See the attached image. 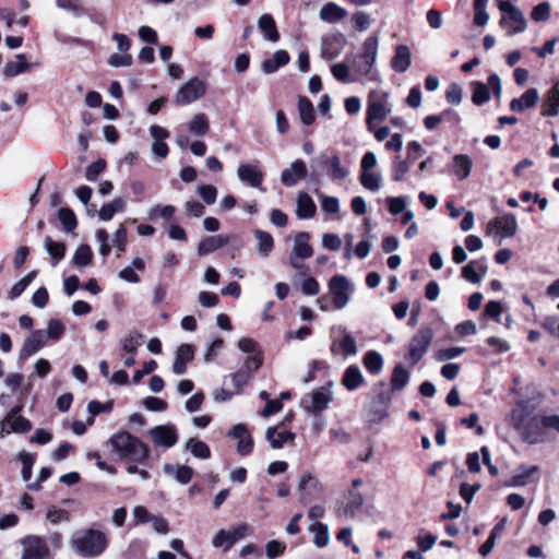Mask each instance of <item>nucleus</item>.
<instances>
[{"instance_id": "obj_1", "label": "nucleus", "mask_w": 559, "mask_h": 559, "mask_svg": "<svg viewBox=\"0 0 559 559\" xmlns=\"http://www.w3.org/2000/svg\"><path fill=\"white\" fill-rule=\"evenodd\" d=\"M21 559H49L52 550L62 547V535L50 533L47 537L29 534L20 539Z\"/></svg>"}, {"instance_id": "obj_2", "label": "nucleus", "mask_w": 559, "mask_h": 559, "mask_svg": "<svg viewBox=\"0 0 559 559\" xmlns=\"http://www.w3.org/2000/svg\"><path fill=\"white\" fill-rule=\"evenodd\" d=\"M112 451L121 459L142 463L148 457L146 445L128 431H118L109 439Z\"/></svg>"}, {"instance_id": "obj_3", "label": "nucleus", "mask_w": 559, "mask_h": 559, "mask_svg": "<svg viewBox=\"0 0 559 559\" xmlns=\"http://www.w3.org/2000/svg\"><path fill=\"white\" fill-rule=\"evenodd\" d=\"M72 545L84 557H97L106 550L108 538L104 532L90 528L76 533L72 538Z\"/></svg>"}, {"instance_id": "obj_4", "label": "nucleus", "mask_w": 559, "mask_h": 559, "mask_svg": "<svg viewBox=\"0 0 559 559\" xmlns=\"http://www.w3.org/2000/svg\"><path fill=\"white\" fill-rule=\"evenodd\" d=\"M498 8L503 13L500 19V25L507 29L508 36H513L526 31L527 21L519 7L510 1L500 0Z\"/></svg>"}, {"instance_id": "obj_5", "label": "nucleus", "mask_w": 559, "mask_h": 559, "mask_svg": "<svg viewBox=\"0 0 559 559\" xmlns=\"http://www.w3.org/2000/svg\"><path fill=\"white\" fill-rule=\"evenodd\" d=\"M524 388V400L516 402L511 412L510 420L516 429H522L524 420L533 413L539 405L542 397L534 386Z\"/></svg>"}, {"instance_id": "obj_6", "label": "nucleus", "mask_w": 559, "mask_h": 559, "mask_svg": "<svg viewBox=\"0 0 559 559\" xmlns=\"http://www.w3.org/2000/svg\"><path fill=\"white\" fill-rule=\"evenodd\" d=\"M378 37L370 36L365 39L361 52L354 57L352 68L359 75H368L377 60Z\"/></svg>"}, {"instance_id": "obj_7", "label": "nucleus", "mask_w": 559, "mask_h": 559, "mask_svg": "<svg viewBox=\"0 0 559 559\" xmlns=\"http://www.w3.org/2000/svg\"><path fill=\"white\" fill-rule=\"evenodd\" d=\"M432 338L433 332L430 328L420 329L409 342L406 360L416 365L427 353Z\"/></svg>"}, {"instance_id": "obj_8", "label": "nucleus", "mask_w": 559, "mask_h": 559, "mask_svg": "<svg viewBox=\"0 0 559 559\" xmlns=\"http://www.w3.org/2000/svg\"><path fill=\"white\" fill-rule=\"evenodd\" d=\"M332 334V347L331 349L335 354L343 356H353L357 353V346L354 337L343 325L333 326L331 330Z\"/></svg>"}, {"instance_id": "obj_9", "label": "nucleus", "mask_w": 559, "mask_h": 559, "mask_svg": "<svg viewBox=\"0 0 559 559\" xmlns=\"http://www.w3.org/2000/svg\"><path fill=\"white\" fill-rule=\"evenodd\" d=\"M206 93V84L194 76L190 79L175 95V104L177 105H189L199 98L203 97Z\"/></svg>"}, {"instance_id": "obj_10", "label": "nucleus", "mask_w": 559, "mask_h": 559, "mask_svg": "<svg viewBox=\"0 0 559 559\" xmlns=\"http://www.w3.org/2000/svg\"><path fill=\"white\" fill-rule=\"evenodd\" d=\"M21 408H12L0 423V438L12 432L26 433L32 429L28 419L20 415Z\"/></svg>"}, {"instance_id": "obj_11", "label": "nucleus", "mask_w": 559, "mask_h": 559, "mask_svg": "<svg viewBox=\"0 0 559 559\" xmlns=\"http://www.w3.org/2000/svg\"><path fill=\"white\" fill-rule=\"evenodd\" d=\"M329 290L333 296V307L341 310L350 300L349 282L344 275H335L329 282Z\"/></svg>"}, {"instance_id": "obj_12", "label": "nucleus", "mask_w": 559, "mask_h": 559, "mask_svg": "<svg viewBox=\"0 0 559 559\" xmlns=\"http://www.w3.org/2000/svg\"><path fill=\"white\" fill-rule=\"evenodd\" d=\"M250 533L251 528L247 524H240L229 532L225 530H219L215 534L212 540V545L215 548L224 547V550H228L237 540L245 538Z\"/></svg>"}, {"instance_id": "obj_13", "label": "nucleus", "mask_w": 559, "mask_h": 559, "mask_svg": "<svg viewBox=\"0 0 559 559\" xmlns=\"http://www.w3.org/2000/svg\"><path fill=\"white\" fill-rule=\"evenodd\" d=\"M148 435L157 447L164 449L174 447L178 441V431L171 424L153 427Z\"/></svg>"}, {"instance_id": "obj_14", "label": "nucleus", "mask_w": 559, "mask_h": 559, "mask_svg": "<svg viewBox=\"0 0 559 559\" xmlns=\"http://www.w3.org/2000/svg\"><path fill=\"white\" fill-rule=\"evenodd\" d=\"M300 502L307 503L312 498H318L323 492V486L311 473H304L298 483Z\"/></svg>"}, {"instance_id": "obj_15", "label": "nucleus", "mask_w": 559, "mask_h": 559, "mask_svg": "<svg viewBox=\"0 0 559 559\" xmlns=\"http://www.w3.org/2000/svg\"><path fill=\"white\" fill-rule=\"evenodd\" d=\"M516 230L518 223L513 214L496 217L487 224V233L489 235L498 234L502 238L513 237Z\"/></svg>"}, {"instance_id": "obj_16", "label": "nucleus", "mask_w": 559, "mask_h": 559, "mask_svg": "<svg viewBox=\"0 0 559 559\" xmlns=\"http://www.w3.org/2000/svg\"><path fill=\"white\" fill-rule=\"evenodd\" d=\"M332 399L333 394L329 386L317 388L309 394V404L307 400L304 401L305 409L313 413L314 415L320 414L329 407Z\"/></svg>"}, {"instance_id": "obj_17", "label": "nucleus", "mask_w": 559, "mask_h": 559, "mask_svg": "<svg viewBox=\"0 0 559 559\" xmlns=\"http://www.w3.org/2000/svg\"><path fill=\"white\" fill-rule=\"evenodd\" d=\"M228 437L237 440L236 450L238 454L246 456L253 450V439L248 432L245 424H237L228 431Z\"/></svg>"}, {"instance_id": "obj_18", "label": "nucleus", "mask_w": 559, "mask_h": 559, "mask_svg": "<svg viewBox=\"0 0 559 559\" xmlns=\"http://www.w3.org/2000/svg\"><path fill=\"white\" fill-rule=\"evenodd\" d=\"M237 176L242 182L248 183L250 187L264 191V189H262L264 174L257 165L240 164L237 169Z\"/></svg>"}, {"instance_id": "obj_19", "label": "nucleus", "mask_w": 559, "mask_h": 559, "mask_svg": "<svg viewBox=\"0 0 559 559\" xmlns=\"http://www.w3.org/2000/svg\"><path fill=\"white\" fill-rule=\"evenodd\" d=\"M47 335L45 330H35L25 341L20 350L19 358L25 360L45 346Z\"/></svg>"}, {"instance_id": "obj_20", "label": "nucleus", "mask_w": 559, "mask_h": 559, "mask_svg": "<svg viewBox=\"0 0 559 559\" xmlns=\"http://www.w3.org/2000/svg\"><path fill=\"white\" fill-rule=\"evenodd\" d=\"M307 176V167L304 160L296 159L289 168L283 170L281 181L286 187L295 186L299 179Z\"/></svg>"}, {"instance_id": "obj_21", "label": "nucleus", "mask_w": 559, "mask_h": 559, "mask_svg": "<svg viewBox=\"0 0 559 559\" xmlns=\"http://www.w3.org/2000/svg\"><path fill=\"white\" fill-rule=\"evenodd\" d=\"M346 501L343 507L338 509V515L344 518H354L361 509L365 499L360 491L349 490L346 496Z\"/></svg>"}, {"instance_id": "obj_22", "label": "nucleus", "mask_w": 559, "mask_h": 559, "mask_svg": "<svg viewBox=\"0 0 559 559\" xmlns=\"http://www.w3.org/2000/svg\"><path fill=\"white\" fill-rule=\"evenodd\" d=\"M194 357V347L190 344H181L176 350L173 372L180 376L187 370V364Z\"/></svg>"}, {"instance_id": "obj_23", "label": "nucleus", "mask_w": 559, "mask_h": 559, "mask_svg": "<svg viewBox=\"0 0 559 559\" xmlns=\"http://www.w3.org/2000/svg\"><path fill=\"white\" fill-rule=\"evenodd\" d=\"M388 96L383 95L377 100H371L367 108V124L369 129L373 120H383L390 114L391 109L388 107Z\"/></svg>"}, {"instance_id": "obj_24", "label": "nucleus", "mask_w": 559, "mask_h": 559, "mask_svg": "<svg viewBox=\"0 0 559 559\" xmlns=\"http://www.w3.org/2000/svg\"><path fill=\"white\" fill-rule=\"evenodd\" d=\"M295 433L288 430H282L278 427H269L265 438L273 449H282L285 444L295 440Z\"/></svg>"}, {"instance_id": "obj_25", "label": "nucleus", "mask_w": 559, "mask_h": 559, "mask_svg": "<svg viewBox=\"0 0 559 559\" xmlns=\"http://www.w3.org/2000/svg\"><path fill=\"white\" fill-rule=\"evenodd\" d=\"M537 472L538 467L535 465H522L509 480L504 481L503 485L506 487H524L531 483L532 477L536 475Z\"/></svg>"}, {"instance_id": "obj_26", "label": "nucleus", "mask_w": 559, "mask_h": 559, "mask_svg": "<svg viewBox=\"0 0 559 559\" xmlns=\"http://www.w3.org/2000/svg\"><path fill=\"white\" fill-rule=\"evenodd\" d=\"M391 397L386 394H380L378 400L373 401L369 406V420L380 423L389 416L388 409Z\"/></svg>"}, {"instance_id": "obj_27", "label": "nucleus", "mask_w": 559, "mask_h": 559, "mask_svg": "<svg viewBox=\"0 0 559 559\" xmlns=\"http://www.w3.org/2000/svg\"><path fill=\"white\" fill-rule=\"evenodd\" d=\"M539 100L538 91L536 88H528L521 97L513 98L510 103V109L514 112H521L525 109L533 108Z\"/></svg>"}, {"instance_id": "obj_28", "label": "nucleus", "mask_w": 559, "mask_h": 559, "mask_svg": "<svg viewBox=\"0 0 559 559\" xmlns=\"http://www.w3.org/2000/svg\"><path fill=\"white\" fill-rule=\"evenodd\" d=\"M412 62L411 49L406 45H399L391 60L392 69L397 73L407 71Z\"/></svg>"}, {"instance_id": "obj_29", "label": "nucleus", "mask_w": 559, "mask_h": 559, "mask_svg": "<svg viewBox=\"0 0 559 559\" xmlns=\"http://www.w3.org/2000/svg\"><path fill=\"white\" fill-rule=\"evenodd\" d=\"M310 235L306 231L296 234L294 238V247L290 255L299 257L301 259H309L313 254V249L309 245Z\"/></svg>"}, {"instance_id": "obj_30", "label": "nucleus", "mask_w": 559, "mask_h": 559, "mask_svg": "<svg viewBox=\"0 0 559 559\" xmlns=\"http://www.w3.org/2000/svg\"><path fill=\"white\" fill-rule=\"evenodd\" d=\"M473 167L472 158L466 154H457L452 159V173L459 180H465Z\"/></svg>"}, {"instance_id": "obj_31", "label": "nucleus", "mask_w": 559, "mask_h": 559, "mask_svg": "<svg viewBox=\"0 0 559 559\" xmlns=\"http://www.w3.org/2000/svg\"><path fill=\"white\" fill-rule=\"evenodd\" d=\"M346 15L347 11L334 2L324 4L319 12L321 21L332 24L342 21Z\"/></svg>"}, {"instance_id": "obj_32", "label": "nucleus", "mask_w": 559, "mask_h": 559, "mask_svg": "<svg viewBox=\"0 0 559 559\" xmlns=\"http://www.w3.org/2000/svg\"><path fill=\"white\" fill-rule=\"evenodd\" d=\"M163 471L166 475L175 477L181 485L188 484L194 474V471L188 465L165 464Z\"/></svg>"}, {"instance_id": "obj_33", "label": "nucleus", "mask_w": 559, "mask_h": 559, "mask_svg": "<svg viewBox=\"0 0 559 559\" xmlns=\"http://www.w3.org/2000/svg\"><path fill=\"white\" fill-rule=\"evenodd\" d=\"M262 359L260 354L249 355L243 367L234 376L235 384H242L248 381L249 373L257 370L261 366Z\"/></svg>"}, {"instance_id": "obj_34", "label": "nucleus", "mask_w": 559, "mask_h": 559, "mask_svg": "<svg viewBox=\"0 0 559 559\" xmlns=\"http://www.w3.org/2000/svg\"><path fill=\"white\" fill-rule=\"evenodd\" d=\"M317 206L310 195L300 192L297 198L296 215L298 218L306 219L314 216Z\"/></svg>"}, {"instance_id": "obj_35", "label": "nucleus", "mask_w": 559, "mask_h": 559, "mask_svg": "<svg viewBox=\"0 0 559 559\" xmlns=\"http://www.w3.org/2000/svg\"><path fill=\"white\" fill-rule=\"evenodd\" d=\"M258 27L264 34L265 39L272 43L278 41L280 33L271 14H262L258 20Z\"/></svg>"}, {"instance_id": "obj_36", "label": "nucleus", "mask_w": 559, "mask_h": 559, "mask_svg": "<svg viewBox=\"0 0 559 559\" xmlns=\"http://www.w3.org/2000/svg\"><path fill=\"white\" fill-rule=\"evenodd\" d=\"M228 243V238L222 235L210 236L204 238L198 246V254L205 255L215 250L226 246Z\"/></svg>"}, {"instance_id": "obj_37", "label": "nucleus", "mask_w": 559, "mask_h": 559, "mask_svg": "<svg viewBox=\"0 0 559 559\" xmlns=\"http://www.w3.org/2000/svg\"><path fill=\"white\" fill-rule=\"evenodd\" d=\"M29 68L31 64L26 61V56L24 53H19L15 56L14 61H9L4 66L3 74L8 78H13L28 71Z\"/></svg>"}, {"instance_id": "obj_38", "label": "nucleus", "mask_w": 559, "mask_h": 559, "mask_svg": "<svg viewBox=\"0 0 559 559\" xmlns=\"http://www.w3.org/2000/svg\"><path fill=\"white\" fill-rule=\"evenodd\" d=\"M124 209H126V201L122 198H116L111 202L106 203L100 207V210L98 212V216L102 221L108 222L114 217V215L117 212H122V211H124Z\"/></svg>"}, {"instance_id": "obj_39", "label": "nucleus", "mask_w": 559, "mask_h": 559, "mask_svg": "<svg viewBox=\"0 0 559 559\" xmlns=\"http://www.w3.org/2000/svg\"><path fill=\"white\" fill-rule=\"evenodd\" d=\"M254 236L258 241L257 251L261 257H267L274 247V239L267 231L255 229Z\"/></svg>"}, {"instance_id": "obj_40", "label": "nucleus", "mask_w": 559, "mask_h": 559, "mask_svg": "<svg viewBox=\"0 0 559 559\" xmlns=\"http://www.w3.org/2000/svg\"><path fill=\"white\" fill-rule=\"evenodd\" d=\"M44 247L52 259V265L56 266L66 253V245L63 242L53 241L50 236H46Z\"/></svg>"}, {"instance_id": "obj_41", "label": "nucleus", "mask_w": 559, "mask_h": 559, "mask_svg": "<svg viewBox=\"0 0 559 559\" xmlns=\"http://www.w3.org/2000/svg\"><path fill=\"white\" fill-rule=\"evenodd\" d=\"M309 531L313 533V544L319 547H325L328 546L330 542V535H329V528L328 525L314 522L309 526Z\"/></svg>"}, {"instance_id": "obj_42", "label": "nucleus", "mask_w": 559, "mask_h": 559, "mask_svg": "<svg viewBox=\"0 0 559 559\" xmlns=\"http://www.w3.org/2000/svg\"><path fill=\"white\" fill-rule=\"evenodd\" d=\"M186 449L190 451V453L201 460H206L211 456V450L209 445L195 438H190L186 443Z\"/></svg>"}, {"instance_id": "obj_43", "label": "nucleus", "mask_w": 559, "mask_h": 559, "mask_svg": "<svg viewBox=\"0 0 559 559\" xmlns=\"http://www.w3.org/2000/svg\"><path fill=\"white\" fill-rule=\"evenodd\" d=\"M471 88L473 92L472 102L476 106H481L490 99L489 88L485 83L480 81H473L471 83Z\"/></svg>"}, {"instance_id": "obj_44", "label": "nucleus", "mask_w": 559, "mask_h": 559, "mask_svg": "<svg viewBox=\"0 0 559 559\" xmlns=\"http://www.w3.org/2000/svg\"><path fill=\"white\" fill-rule=\"evenodd\" d=\"M209 129V119L203 112L194 115L189 123V131L197 136L205 135Z\"/></svg>"}, {"instance_id": "obj_45", "label": "nucleus", "mask_w": 559, "mask_h": 559, "mask_svg": "<svg viewBox=\"0 0 559 559\" xmlns=\"http://www.w3.org/2000/svg\"><path fill=\"white\" fill-rule=\"evenodd\" d=\"M298 112L304 124H311L314 121V109L312 103L305 96L298 99Z\"/></svg>"}, {"instance_id": "obj_46", "label": "nucleus", "mask_w": 559, "mask_h": 559, "mask_svg": "<svg viewBox=\"0 0 559 559\" xmlns=\"http://www.w3.org/2000/svg\"><path fill=\"white\" fill-rule=\"evenodd\" d=\"M559 114V92L557 88H550L545 99L544 116L555 117Z\"/></svg>"}, {"instance_id": "obj_47", "label": "nucleus", "mask_w": 559, "mask_h": 559, "mask_svg": "<svg viewBox=\"0 0 559 559\" xmlns=\"http://www.w3.org/2000/svg\"><path fill=\"white\" fill-rule=\"evenodd\" d=\"M93 259V251L88 245H81L75 250L72 262L78 267H84L87 266Z\"/></svg>"}, {"instance_id": "obj_48", "label": "nucleus", "mask_w": 559, "mask_h": 559, "mask_svg": "<svg viewBox=\"0 0 559 559\" xmlns=\"http://www.w3.org/2000/svg\"><path fill=\"white\" fill-rule=\"evenodd\" d=\"M36 276L37 271L34 270L26 274L19 282H16L9 293V298L13 300L20 297L25 292V289L31 285V283L36 278Z\"/></svg>"}, {"instance_id": "obj_49", "label": "nucleus", "mask_w": 559, "mask_h": 559, "mask_svg": "<svg viewBox=\"0 0 559 559\" xmlns=\"http://www.w3.org/2000/svg\"><path fill=\"white\" fill-rule=\"evenodd\" d=\"M365 368L372 374H378L382 370V356L374 350L368 352L364 357Z\"/></svg>"}, {"instance_id": "obj_50", "label": "nucleus", "mask_w": 559, "mask_h": 559, "mask_svg": "<svg viewBox=\"0 0 559 559\" xmlns=\"http://www.w3.org/2000/svg\"><path fill=\"white\" fill-rule=\"evenodd\" d=\"M447 116H453L455 121L461 120L457 112L448 109V110H444L443 112H441L440 115L427 116L424 119L425 128L429 131L435 130L438 127V124H440L443 120H445Z\"/></svg>"}, {"instance_id": "obj_51", "label": "nucleus", "mask_w": 559, "mask_h": 559, "mask_svg": "<svg viewBox=\"0 0 559 559\" xmlns=\"http://www.w3.org/2000/svg\"><path fill=\"white\" fill-rule=\"evenodd\" d=\"M360 183L364 188L376 192L381 187V176L371 171H362L360 175Z\"/></svg>"}, {"instance_id": "obj_52", "label": "nucleus", "mask_w": 559, "mask_h": 559, "mask_svg": "<svg viewBox=\"0 0 559 559\" xmlns=\"http://www.w3.org/2000/svg\"><path fill=\"white\" fill-rule=\"evenodd\" d=\"M58 217L63 225L66 231L70 233L75 229L78 222L74 212L69 207H61Z\"/></svg>"}, {"instance_id": "obj_53", "label": "nucleus", "mask_w": 559, "mask_h": 559, "mask_svg": "<svg viewBox=\"0 0 559 559\" xmlns=\"http://www.w3.org/2000/svg\"><path fill=\"white\" fill-rule=\"evenodd\" d=\"M551 5L545 1L535 5L531 12L534 22H546L550 19Z\"/></svg>"}, {"instance_id": "obj_54", "label": "nucleus", "mask_w": 559, "mask_h": 559, "mask_svg": "<svg viewBox=\"0 0 559 559\" xmlns=\"http://www.w3.org/2000/svg\"><path fill=\"white\" fill-rule=\"evenodd\" d=\"M331 165V177L335 180L345 179L348 176V169L341 165V158L337 155L326 158L325 163Z\"/></svg>"}, {"instance_id": "obj_55", "label": "nucleus", "mask_w": 559, "mask_h": 559, "mask_svg": "<svg viewBox=\"0 0 559 559\" xmlns=\"http://www.w3.org/2000/svg\"><path fill=\"white\" fill-rule=\"evenodd\" d=\"M19 459L23 465V468H22V479L24 481H28L32 477V468H33V465H34V462H35V457L33 454L28 453V452H25V451H22L20 454H19Z\"/></svg>"}, {"instance_id": "obj_56", "label": "nucleus", "mask_w": 559, "mask_h": 559, "mask_svg": "<svg viewBox=\"0 0 559 559\" xmlns=\"http://www.w3.org/2000/svg\"><path fill=\"white\" fill-rule=\"evenodd\" d=\"M260 397L262 400L266 401V405H265V407L263 408V411L261 413L262 416H264V417H269V416H271L273 414L278 413L282 409V407H283L281 400H276V399L275 400H270L269 399V394L266 393V391H262L260 393Z\"/></svg>"}, {"instance_id": "obj_57", "label": "nucleus", "mask_w": 559, "mask_h": 559, "mask_svg": "<svg viewBox=\"0 0 559 559\" xmlns=\"http://www.w3.org/2000/svg\"><path fill=\"white\" fill-rule=\"evenodd\" d=\"M46 519L51 524H58L62 522H68L70 520V514L67 510L51 507L47 510Z\"/></svg>"}, {"instance_id": "obj_58", "label": "nucleus", "mask_w": 559, "mask_h": 559, "mask_svg": "<svg viewBox=\"0 0 559 559\" xmlns=\"http://www.w3.org/2000/svg\"><path fill=\"white\" fill-rule=\"evenodd\" d=\"M64 333V325L57 319H50L48 321V328L45 331L48 340L58 341Z\"/></svg>"}, {"instance_id": "obj_59", "label": "nucleus", "mask_w": 559, "mask_h": 559, "mask_svg": "<svg viewBox=\"0 0 559 559\" xmlns=\"http://www.w3.org/2000/svg\"><path fill=\"white\" fill-rule=\"evenodd\" d=\"M198 194L209 205L214 204L217 198V189L212 185H199Z\"/></svg>"}, {"instance_id": "obj_60", "label": "nucleus", "mask_w": 559, "mask_h": 559, "mask_svg": "<svg viewBox=\"0 0 559 559\" xmlns=\"http://www.w3.org/2000/svg\"><path fill=\"white\" fill-rule=\"evenodd\" d=\"M362 380L360 369L356 366H349L344 373L342 384H361Z\"/></svg>"}, {"instance_id": "obj_61", "label": "nucleus", "mask_w": 559, "mask_h": 559, "mask_svg": "<svg viewBox=\"0 0 559 559\" xmlns=\"http://www.w3.org/2000/svg\"><path fill=\"white\" fill-rule=\"evenodd\" d=\"M407 171V162L397 156L392 164V179L396 182L402 181Z\"/></svg>"}, {"instance_id": "obj_62", "label": "nucleus", "mask_w": 559, "mask_h": 559, "mask_svg": "<svg viewBox=\"0 0 559 559\" xmlns=\"http://www.w3.org/2000/svg\"><path fill=\"white\" fill-rule=\"evenodd\" d=\"M105 159L99 158L96 162L92 163L90 166H87L85 171V178L88 181H95L97 177L105 170Z\"/></svg>"}, {"instance_id": "obj_63", "label": "nucleus", "mask_w": 559, "mask_h": 559, "mask_svg": "<svg viewBox=\"0 0 559 559\" xmlns=\"http://www.w3.org/2000/svg\"><path fill=\"white\" fill-rule=\"evenodd\" d=\"M388 210L391 214L397 215L403 213L406 207L405 197H389L386 198Z\"/></svg>"}, {"instance_id": "obj_64", "label": "nucleus", "mask_w": 559, "mask_h": 559, "mask_svg": "<svg viewBox=\"0 0 559 559\" xmlns=\"http://www.w3.org/2000/svg\"><path fill=\"white\" fill-rule=\"evenodd\" d=\"M352 21L354 23V27L359 32L368 29L371 25L370 15L362 11L356 12L352 17Z\"/></svg>"}]
</instances>
